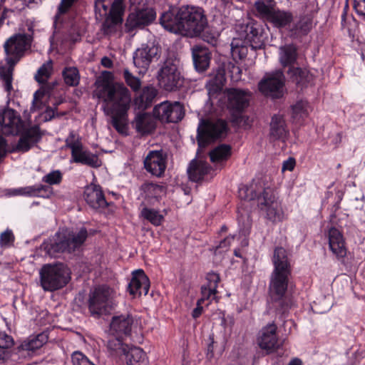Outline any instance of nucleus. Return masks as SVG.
<instances>
[{
  "label": "nucleus",
  "instance_id": "nucleus-2",
  "mask_svg": "<svg viewBox=\"0 0 365 365\" xmlns=\"http://www.w3.org/2000/svg\"><path fill=\"white\" fill-rule=\"evenodd\" d=\"M272 263L274 269L269 278L268 293L276 314L284 319L294 304L293 297L288 293L292 267L285 249L282 247L274 249Z\"/></svg>",
  "mask_w": 365,
  "mask_h": 365
},
{
  "label": "nucleus",
  "instance_id": "nucleus-13",
  "mask_svg": "<svg viewBox=\"0 0 365 365\" xmlns=\"http://www.w3.org/2000/svg\"><path fill=\"white\" fill-rule=\"evenodd\" d=\"M160 87L168 91L178 89L183 84L182 76L177 65L171 61H166L158 76Z\"/></svg>",
  "mask_w": 365,
  "mask_h": 365
},
{
  "label": "nucleus",
  "instance_id": "nucleus-29",
  "mask_svg": "<svg viewBox=\"0 0 365 365\" xmlns=\"http://www.w3.org/2000/svg\"><path fill=\"white\" fill-rule=\"evenodd\" d=\"M121 365H149L146 353L140 347L133 346L123 358Z\"/></svg>",
  "mask_w": 365,
  "mask_h": 365
},
{
  "label": "nucleus",
  "instance_id": "nucleus-30",
  "mask_svg": "<svg viewBox=\"0 0 365 365\" xmlns=\"http://www.w3.org/2000/svg\"><path fill=\"white\" fill-rule=\"evenodd\" d=\"M133 125L138 133L147 134L151 133L155 129V121L150 114L142 113L137 114Z\"/></svg>",
  "mask_w": 365,
  "mask_h": 365
},
{
  "label": "nucleus",
  "instance_id": "nucleus-21",
  "mask_svg": "<svg viewBox=\"0 0 365 365\" xmlns=\"http://www.w3.org/2000/svg\"><path fill=\"white\" fill-rule=\"evenodd\" d=\"M150 280L143 269L132 272V278L127 287V291L133 297L147 295L150 289Z\"/></svg>",
  "mask_w": 365,
  "mask_h": 365
},
{
  "label": "nucleus",
  "instance_id": "nucleus-48",
  "mask_svg": "<svg viewBox=\"0 0 365 365\" xmlns=\"http://www.w3.org/2000/svg\"><path fill=\"white\" fill-rule=\"evenodd\" d=\"M136 12L140 19L141 24L144 26L150 24L156 17V14L153 9H145Z\"/></svg>",
  "mask_w": 365,
  "mask_h": 365
},
{
  "label": "nucleus",
  "instance_id": "nucleus-3",
  "mask_svg": "<svg viewBox=\"0 0 365 365\" xmlns=\"http://www.w3.org/2000/svg\"><path fill=\"white\" fill-rule=\"evenodd\" d=\"M160 21L166 30L190 36L200 34L207 25L203 10L190 5H183L178 10L169 9L162 14Z\"/></svg>",
  "mask_w": 365,
  "mask_h": 365
},
{
  "label": "nucleus",
  "instance_id": "nucleus-12",
  "mask_svg": "<svg viewBox=\"0 0 365 365\" xmlns=\"http://www.w3.org/2000/svg\"><path fill=\"white\" fill-rule=\"evenodd\" d=\"M66 146L71 149V162L88 165L95 168L101 165V161L96 155L83 149L81 138L73 131L71 132L66 138Z\"/></svg>",
  "mask_w": 365,
  "mask_h": 365
},
{
  "label": "nucleus",
  "instance_id": "nucleus-18",
  "mask_svg": "<svg viewBox=\"0 0 365 365\" xmlns=\"http://www.w3.org/2000/svg\"><path fill=\"white\" fill-rule=\"evenodd\" d=\"M77 0H61L60 6L58 7V14L56 16L54 20V31L53 36L50 38L51 43L53 46L58 43V41H71L73 42L77 41L79 39V34L75 36H63V31H61L62 23L61 21V16L63 13L66 12L69 8Z\"/></svg>",
  "mask_w": 365,
  "mask_h": 365
},
{
  "label": "nucleus",
  "instance_id": "nucleus-23",
  "mask_svg": "<svg viewBox=\"0 0 365 365\" xmlns=\"http://www.w3.org/2000/svg\"><path fill=\"white\" fill-rule=\"evenodd\" d=\"M133 322V317L130 314L113 316L110 323V334L123 338L130 336Z\"/></svg>",
  "mask_w": 365,
  "mask_h": 365
},
{
  "label": "nucleus",
  "instance_id": "nucleus-20",
  "mask_svg": "<svg viewBox=\"0 0 365 365\" xmlns=\"http://www.w3.org/2000/svg\"><path fill=\"white\" fill-rule=\"evenodd\" d=\"M111 197L119 200L121 197L117 193L110 192L108 195V200H106L103 194L101 187L98 185L91 183L85 187L84 198L86 202L90 205H94L95 204L98 205H112L114 204V202L108 201Z\"/></svg>",
  "mask_w": 365,
  "mask_h": 365
},
{
  "label": "nucleus",
  "instance_id": "nucleus-55",
  "mask_svg": "<svg viewBox=\"0 0 365 365\" xmlns=\"http://www.w3.org/2000/svg\"><path fill=\"white\" fill-rule=\"evenodd\" d=\"M14 344L13 338L5 332H0V349H6Z\"/></svg>",
  "mask_w": 365,
  "mask_h": 365
},
{
  "label": "nucleus",
  "instance_id": "nucleus-44",
  "mask_svg": "<svg viewBox=\"0 0 365 365\" xmlns=\"http://www.w3.org/2000/svg\"><path fill=\"white\" fill-rule=\"evenodd\" d=\"M255 5L257 12V16L268 21L274 9L271 5L265 4L261 1H256Z\"/></svg>",
  "mask_w": 365,
  "mask_h": 365
},
{
  "label": "nucleus",
  "instance_id": "nucleus-49",
  "mask_svg": "<svg viewBox=\"0 0 365 365\" xmlns=\"http://www.w3.org/2000/svg\"><path fill=\"white\" fill-rule=\"evenodd\" d=\"M123 76L128 86H129L133 91H138L141 86L140 79L134 76L128 69H124Z\"/></svg>",
  "mask_w": 365,
  "mask_h": 365
},
{
  "label": "nucleus",
  "instance_id": "nucleus-34",
  "mask_svg": "<svg viewBox=\"0 0 365 365\" xmlns=\"http://www.w3.org/2000/svg\"><path fill=\"white\" fill-rule=\"evenodd\" d=\"M167 210L160 211L153 207H143L141 210V216L154 226H160L164 222L165 216L167 215Z\"/></svg>",
  "mask_w": 365,
  "mask_h": 365
},
{
  "label": "nucleus",
  "instance_id": "nucleus-1",
  "mask_svg": "<svg viewBox=\"0 0 365 365\" xmlns=\"http://www.w3.org/2000/svg\"><path fill=\"white\" fill-rule=\"evenodd\" d=\"M93 91V98L103 103L104 113L111 118L112 125L123 135L128 132V112L131 96L122 83L115 82L112 72L104 71L97 77Z\"/></svg>",
  "mask_w": 365,
  "mask_h": 365
},
{
  "label": "nucleus",
  "instance_id": "nucleus-39",
  "mask_svg": "<svg viewBox=\"0 0 365 365\" xmlns=\"http://www.w3.org/2000/svg\"><path fill=\"white\" fill-rule=\"evenodd\" d=\"M48 339V335L44 333H40L34 336H31L27 341L23 344L24 349L28 351H36L45 344Z\"/></svg>",
  "mask_w": 365,
  "mask_h": 365
},
{
  "label": "nucleus",
  "instance_id": "nucleus-41",
  "mask_svg": "<svg viewBox=\"0 0 365 365\" xmlns=\"http://www.w3.org/2000/svg\"><path fill=\"white\" fill-rule=\"evenodd\" d=\"M53 72V62L49 60L44 63L37 71L35 75V79L39 83H45L47 82Z\"/></svg>",
  "mask_w": 365,
  "mask_h": 365
},
{
  "label": "nucleus",
  "instance_id": "nucleus-58",
  "mask_svg": "<svg viewBox=\"0 0 365 365\" xmlns=\"http://www.w3.org/2000/svg\"><path fill=\"white\" fill-rule=\"evenodd\" d=\"M252 33H253V39H250V46L253 49H257L260 48L262 46V41L261 39V36H257V32L256 30L252 31Z\"/></svg>",
  "mask_w": 365,
  "mask_h": 365
},
{
  "label": "nucleus",
  "instance_id": "nucleus-27",
  "mask_svg": "<svg viewBox=\"0 0 365 365\" xmlns=\"http://www.w3.org/2000/svg\"><path fill=\"white\" fill-rule=\"evenodd\" d=\"M130 349L123 342V338L118 336H112L107 342V349L110 356L118 364L122 362L123 358Z\"/></svg>",
  "mask_w": 365,
  "mask_h": 365
},
{
  "label": "nucleus",
  "instance_id": "nucleus-57",
  "mask_svg": "<svg viewBox=\"0 0 365 365\" xmlns=\"http://www.w3.org/2000/svg\"><path fill=\"white\" fill-rule=\"evenodd\" d=\"M353 7L359 16H365V0H354Z\"/></svg>",
  "mask_w": 365,
  "mask_h": 365
},
{
  "label": "nucleus",
  "instance_id": "nucleus-8",
  "mask_svg": "<svg viewBox=\"0 0 365 365\" xmlns=\"http://www.w3.org/2000/svg\"><path fill=\"white\" fill-rule=\"evenodd\" d=\"M95 12L97 19H106L103 24V33L111 34L123 21V0H96Z\"/></svg>",
  "mask_w": 365,
  "mask_h": 365
},
{
  "label": "nucleus",
  "instance_id": "nucleus-14",
  "mask_svg": "<svg viewBox=\"0 0 365 365\" xmlns=\"http://www.w3.org/2000/svg\"><path fill=\"white\" fill-rule=\"evenodd\" d=\"M284 76L281 71L267 74L259 83V91L266 96L279 98L284 93Z\"/></svg>",
  "mask_w": 365,
  "mask_h": 365
},
{
  "label": "nucleus",
  "instance_id": "nucleus-4",
  "mask_svg": "<svg viewBox=\"0 0 365 365\" xmlns=\"http://www.w3.org/2000/svg\"><path fill=\"white\" fill-rule=\"evenodd\" d=\"M0 135H20L16 150L21 152L28 151L41 138L38 127L24 121L18 112L11 108L0 110Z\"/></svg>",
  "mask_w": 365,
  "mask_h": 365
},
{
  "label": "nucleus",
  "instance_id": "nucleus-52",
  "mask_svg": "<svg viewBox=\"0 0 365 365\" xmlns=\"http://www.w3.org/2000/svg\"><path fill=\"white\" fill-rule=\"evenodd\" d=\"M329 189V190L327 192L328 198H332V202L335 204L340 203L344 196L343 191L338 186H334V185H332Z\"/></svg>",
  "mask_w": 365,
  "mask_h": 365
},
{
  "label": "nucleus",
  "instance_id": "nucleus-22",
  "mask_svg": "<svg viewBox=\"0 0 365 365\" xmlns=\"http://www.w3.org/2000/svg\"><path fill=\"white\" fill-rule=\"evenodd\" d=\"M327 235L330 250L339 260H344L346 256L347 249L342 231L335 227H331Z\"/></svg>",
  "mask_w": 365,
  "mask_h": 365
},
{
  "label": "nucleus",
  "instance_id": "nucleus-35",
  "mask_svg": "<svg viewBox=\"0 0 365 365\" xmlns=\"http://www.w3.org/2000/svg\"><path fill=\"white\" fill-rule=\"evenodd\" d=\"M158 94L157 89L152 86H146L143 89L142 93L135 100V103L139 108H148Z\"/></svg>",
  "mask_w": 365,
  "mask_h": 365
},
{
  "label": "nucleus",
  "instance_id": "nucleus-53",
  "mask_svg": "<svg viewBox=\"0 0 365 365\" xmlns=\"http://www.w3.org/2000/svg\"><path fill=\"white\" fill-rule=\"evenodd\" d=\"M14 242V236L11 230H6L0 235V246L9 247Z\"/></svg>",
  "mask_w": 365,
  "mask_h": 365
},
{
  "label": "nucleus",
  "instance_id": "nucleus-51",
  "mask_svg": "<svg viewBox=\"0 0 365 365\" xmlns=\"http://www.w3.org/2000/svg\"><path fill=\"white\" fill-rule=\"evenodd\" d=\"M143 26L144 25L143 24H141L140 19L136 11L132 12L129 14L125 23V27L128 31H131L135 28Z\"/></svg>",
  "mask_w": 365,
  "mask_h": 365
},
{
  "label": "nucleus",
  "instance_id": "nucleus-40",
  "mask_svg": "<svg viewBox=\"0 0 365 365\" xmlns=\"http://www.w3.org/2000/svg\"><path fill=\"white\" fill-rule=\"evenodd\" d=\"M248 52V48L240 39L235 38L231 43V53L232 58L236 59L244 58Z\"/></svg>",
  "mask_w": 365,
  "mask_h": 365
},
{
  "label": "nucleus",
  "instance_id": "nucleus-7",
  "mask_svg": "<svg viewBox=\"0 0 365 365\" xmlns=\"http://www.w3.org/2000/svg\"><path fill=\"white\" fill-rule=\"evenodd\" d=\"M238 196L242 200L256 203L257 205H271L278 202L279 192L270 179L264 177L254 179L250 186H241L238 190Z\"/></svg>",
  "mask_w": 365,
  "mask_h": 365
},
{
  "label": "nucleus",
  "instance_id": "nucleus-42",
  "mask_svg": "<svg viewBox=\"0 0 365 365\" xmlns=\"http://www.w3.org/2000/svg\"><path fill=\"white\" fill-rule=\"evenodd\" d=\"M261 210L266 214L267 219L273 222H280L284 218L282 207H261Z\"/></svg>",
  "mask_w": 365,
  "mask_h": 365
},
{
  "label": "nucleus",
  "instance_id": "nucleus-45",
  "mask_svg": "<svg viewBox=\"0 0 365 365\" xmlns=\"http://www.w3.org/2000/svg\"><path fill=\"white\" fill-rule=\"evenodd\" d=\"M201 297L198 299L201 302L204 303L207 301L206 306H208L211 302L215 299L216 294H217V289H213L212 287L203 284L200 289Z\"/></svg>",
  "mask_w": 365,
  "mask_h": 365
},
{
  "label": "nucleus",
  "instance_id": "nucleus-33",
  "mask_svg": "<svg viewBox=\"0 0 365 365\" xmlns=\"http://www.w3.org/2000/svg\"><path fill=\"white\" fill-rule=\"evenodd\" d=\"M311 111V107L307 101L300 100L292 106V118L295 123H302Z\"/></svg>",
  "mask_w": 365,
  "mask_h": 365
},
{
  "label": "nucleus",
  "instance_id": "nucleus-32",
  "mask_svg": "<svg viewBox=\"0 0 365 365\" xmlns=\"http://www.w3.org/2000/svg\"><path fill=\"white\" fill-rule=\"evenodd\" d=\"M270 135L274 139L284 140L287 139L289 131L287 129L285 120L283 117L275 115L271 121Z\"/></svg>",
  "mask_w": 365,
  "mask_h": 365
},
{
  "label": "nucleus",
  "instance_id": "nucleus-56",
  "mask_svg": "<svg viewBox=\"0 0 365 365\" xmlns=\"http://www.w3.org/2000/svg\"><path fill=\"white\" fill-rule=\"evenodd\" d=\"M289 74L297 83H300L304 75V71L299 68H292L289 70Z\"/></svg>",
  "mask_w": 365,
  "mask_h": 365
},
{
  "label": "nucleus",
  "instance_id": "nucleus-28",
  "mask_svg": "<svg viewBox=\"0 0 365 365\" xmlns=\"http://www.w3.org/2000/svg\"><path fill=\"white\" fill-rule=\"evenodd\" d=\"M192 59L195 69L198 72L205 71L210 65V53L208 50L200 46L192 48Z\"/></svg>",
  "mask_w": 365,
  "mask_h": 365
},
{
  "label": "nucleus",
  "instance_id": "nucleus-11",
  "mask_svg": "<svg viewBox=\"0 0 365 365\" xmlns=\"http://www.w3.org/2000/svg\"><path fill=\"white\" fill-rule=\"evenodd\" d=\"M227 131L225 120H200L197 128V142L200 148L205 147L209 142L224 138Z\"/></svg>",
  "mask_w": 365,
  "mask_h": 365
},
{
  "label": "nucleus",
  "instance_id": "nucleus-17",
  "mask_svg": "<svg viewBox=\"0 0 365 365\" xmlns=\"http://www.w3.org/2000/svg\"><path fill=\"white\" fill-rule=\"evenodd\" d=\"M160 48L153 43L142 44L133 54L135 66L140 68L139 73H145L154 58L159 56Z\"/></svg>",
  "mask_w": 365,
  "mask_h": 365
},
{
  "label": "nucleus",
  "instance_id": "nucleus-10",
  "mask_svg": "<svg viewBox=\"0 0 365 365\" xmlns=\"http://www.w3.org/2000/svg\"><path fill=\"white\" fill-rule=\"evenodd\" d=\"M114 291L107 285L96 287L89 294L88 310L92 316L106 314L113 308Z\"/></svg>",
  "mask_w": 365,
  "mask_h": 365
},
{
  "label": "nucleus",
  "instance_id": "nucleus-59",
  "mask_svg": "<svg viewBox=\"0 0 365 365\" xmlns=\"http://www.w3.org/2000/svg\"><path fill=\"white\" fill-rule=\"evenodd\" d=\"M230 78L233 81H238L241 78L242 71L239 66L232 65L230 69Z\"/></svg>",
  "mask_w": 365,
  "mask_h": 365
},
{
  "label": "nucleus",
  "instance_id": "nucleus-62",
  "mask_svg": "<svg viewBox=\"0 0 365 365\" xmlns=\"http://www.w3.org/2000/svg\"><path fill=\"white\" fill-rule=\"evenodd\" d=\"M203 304L204 303H202L200 301L197 300V306H196V307L192 312V318L197 319L198 317H200V315L202 314V311H203V307H202V304Z\"/></svg>",
  "mask_w": 365,
  "mask_h": 365
},
{
  "label": "nucleus",
  "instance_id": "nucleus-26",
  "mask_svg": "<svg viewBox=\"0 0 365 365\" xmlns=\"http://www.w3.org/2000/svg\"><path fill=\"white\" fill-rule=\"evenodd\" d=\"M7 194L9 196H27L39 197L43 198L49 197L52 194V188L46 185H33L19 188L10 189Z\"/></svg>",
  "mask_w": 365,
  "mask_h": 365
},
{
  "label": "nucleus",
  "instance_id": "nucleus-24",
  "mask_svg": "<svg viewBox=\"0 0 365 365\" xmlns=\"http://www.w3.org/2000/svg\"><path fill=\"white\" fill-rule=\"evenodd\" d=\"M189 178L194 182L213 178L215 170L205 161L194 159L187 168Z\"/></svg>",
  "mask_w": 365,
  "mask_h": 365
},
{
  "label": "nucleus",
  "instance_id": "nucleus-5",
  "mask_svg": "<svg viewBox=\"0 0 365 365\" xmlns=\"http://www.w3.org/2000/svg\"><path fill=\"white\" fill-rule=\"evenodd\" d=\"M88 237V230L84 227L78 232L58 231L44 240L41 245V249L51 257H56L61 253L72 254L81 250Z\"/></svg>",
  "mask_w": 365,
  "mask_h": 365
},
{
  "label": "nucleus",
  "instance_id": "nucleus-15",
  "mask_svg": "<svg viewBox=\"0 0 365 365\" xmlns=\"http://www.w3.org/2000/svg\"><path fill=\"white\" fill-rule=\"evenodd\" d=\"M227 109L233 114L241 113L248 107L251 93L248 90L230 88L224 91Z\"/></svg>",
  "mask_w": 365,
  "mask_h": 365
},
{
  "label": "nucleus",
  "instance_id": "nucleus-9",
  "mask_svg": "<svg viewBox=\"0 0 365 365\" xmlns=\"http://www.w3.org/2000/svg\"><path fill=\"white\" fill-rule=\"evenodd\" d=\"M40 282L44 291L53 292L66 287L71 279L69 273L61 264H44L40 272Z\"/></svg>",
  "mask_w": 365,
  "mask_h": 365
},
{
  "label": "nucleus",
  "instance_id": "nucleus-64",
  "mask_svg": "<svg viewBox=\"0 0 365 365\" xmlns=\"http://www.w3.org/2000/svg\"><path fill=\"white\" fill-rule=\"evenodd\" d=\"M6 153V141L0 135V159L5 156Z\"/></svg>",
  "mask_w": 365,
  "mask_h": 365
},
{
  "label": "nucleus",
  "instance_id": "nucleus-54",
  "mask_svg": "<svg viewBox=\"0 0 365 365\" xmlns=\"http://www.w3.org/2000/svg\"><path fill=\"white\" fill-rule=\"evenodd\" d=\"M207 284L206 286L212 287L217 289L218 284L220 281V275L215 272H209L206 276Z\"/></svg>",
  "mask_w": 365,
  "mask_h": 365
},
{
  "label": "nucleus",
  "instance_id": "nucleus-60",
  "mask_svg": "<svg viewBox=\"0 0 365 365\" xmlns=\"http://www.w3.org/2000/svg\"><path fill=\"white\" fill-rule=\"evenodd\" d=\"M296 165V160L294 158H289L287 160H284L282 164V171L284 172L286 170L292 171Z\"/></svg>",
  "mask_w": 365,
  "mask_h": 365
},
{
  "label": "nucleus",
  "instance_id": "nucleus-6",
  "mask_svg": "<svg viewBox=\"0 0 365 365\" xmlns=\"http://www.w3.org/2000/svg\"><path fill=\"white\" fill-rule=\"evenodd\" d=\"M30 37L26 34H16L11 36L4 45L6 53V61L9 67H0V77L4 90L10 94L12 86V67L24 56L30 43Z\"/></svg>",
  "mask_w": 365,
  "mask_h": 365
},
{
  "label": "nucleus",
  "instance_id": "nucleus-38",
  "mask_svg": "<svg viewBox=\"0 0 365 365\" xmlns=\"http://www.w3.org/2000/svg\"><path fill=\"white\" fill-rule=\"evenodd\" d=\"M268 21L277 27H284L292 21V15L288 11L274 9Z\"/></svg>",
  "mask_w": 365,
  "mask_h": 365
},
{
  "label": "nucleus",
  "instance_id": "nucleus-61",
  "mask_svg": "<svg viewBox=\"0 0 365 365\" xmlns=\"http://www.w3.org/2000/svg\"><path fill=\"white\" fill-rule=\"evenodd\" d=\"M233 239V237H227L224 240H221L219 245L216 247L215 252H221V249H225V250H227L230 247L231 242Z\"/></svg>",
  "mask_w": 365,
  "mask_h": 365
},
{
  "label": "nucleus",
  "instance_id": "nucleus-63",
  "mask_svg": "<svg viewBox=\"0 0 365 365\" xmlns=\"http://www.w3.org/2000/svg\"><path fill=\"white\" fill-rule=\"evenodd\" d=\"M39 94L40 93L38 91H36L34 93V101H33L32 106L31 107V111H32V112L40 109L41 102L38 101V96H39Z\"/></svg>",
  "mask_w": 365,
  "mask_h": 365
},
{
  "label": "nucleus",
  "instance_id": "nucleus-47",
  "mask_svg": "<svg viewBox=\"0 0 365 365\" xmlns=\"http://www.w3.org/2000/svg\"><path fill=\"white\" fill-rule=\"evenodd\" d=\"M62 178L63 175L61 172L58 170H56L45 175L42 178V182H46L50 185H58L61 183Z\"/></svg>",
  "mask_w": 365,
  "mask_h": 365
},
{
  "label": "nucleus",
  "instance_id": "nucleus-46",
  "mask_svg": "<svg viewBox=\"0 0 365 365\" xmlns=\"http://www.w3.org/2000/svg\"><path fill=\"white\" fill-rule=\"evenodd\" d=\"M312 28V21L309 19L303 18L296 25L292 30L295 36L306 35Z\"/></svg>",
  "mask_w": 365,
  "mask_h": 365
},
{
  "label": "nucleus",
  "instance_id": "nucleus-16",
  "mask_svg": "<svg viewBox=\"0 0 365 365\" xmlns=\"http://www.w3.org/2000/svg\"><path fill=\"white\" fill-rule=\"evenodd\" d=\"M153 114L162 122L177 123L183 118L184 110L180 103L165 101L155 106Z\"/></svg>",
  "mask_w": 365,
  "mask_h": 365
},
{
  "label": "nucleus",
  "instance_id": "nucleus-37",
  "mask_svg": "<svg viewBox=\"0 0 365 365\" xmlns=\"http://www.w3.org/2000/svg\"><path fill=\"white\" fill-rule=\"evenodd\" d=\"M297 48L292 45H286L279 48V61L283 66H292L297 60Z\"/></svg>",
  "mask_w": 365,
  "mask_h": 365
},
{
  "label": "nucleus",
  "instance_id": "nucleus-19",
  "mask_svg": "<svg viewBox=\"0 0 365 365\" xmlns=\"http://www.w3.org/2000/svg\"><path fill=\"white\" fill-rule=\"evenodd\" d=\"M166 163L167 156L162 150L149 151L143 161L146 171L156 177L163 175Z\"/></svg>",
  "mask_w": 365,
  "mask_h": 365
},
{
  "label": "nucleus",
  "instance_id": "nucleus-31",
  "mask_svg": "<svg viewBox=\"0 0 365 365\" xmlns=\"http://www.w3.org/2000/svg\"><path fill=\"white\" fill-rule=\"evenodd\" d=\"M226 78L225 71L222 68L216 70L210 76V79L206 83V88L208 91L210 96H212L220 91L224 83H225Z\"/></svg>",
  "mask_w": 365,
  "mask_h": 365
},
{
  "label": "nucleus",
  "instance_id": "nucleus-43",
  "mask_svg": "<svg viewBox=\"0 0 365 365\" xmlns=\"http://www.w3.org/2000/svg\"><path fill=\"white\" fill-rule=\"evenodd\" d=\"M63 76L66 85L69 86H76L80 81L78 71L75 67L66 68L63 71Z\"/></svg>",
  "mask_w": 365,
  "mask_h": 365
},
{
  "label": "nucleus",
  "instance_id": "nucleus-25",
  "mask_svg": "<svg viewBox=\"0 0 365 365\" xmlns=\"http://www.w3.org/2000/svg\"><path fill=\"white\" fill-rule=\"evenodd\" d=\"M277 327L272 323L264 327L261 331V335L258 338V345L267 353H271L279 347Z\"/></svg>",
  "mask_w": 365,
  "mask_h": 365
},
{
  "label": "nucleus",
  "instance_id": "nucleus-36",
  "mask_svg": "<svg viewBox=\"0 0 365 365\" xmlns=\"http://www.w3.org/2000/svg\"><path fill=\"white\" fill-rule=\"evenodd\" d=\"M209 155L213 163L215 165L221 164L230 157L231 147L225 144L220 145L212 150Z\"/></svg>",
  "mask_w": 365,
  "mask_h": 365
},
{
  "label": "nucleus",
  "instance_id": "nucleus-50",
  "mask_svg": "<svg viewBox=\"0 0 365 365\" xmlns=\"http://www.w3.org/2000/svg\"><path fill=\"white\" fill-rule=\"evenodd\" d=\"M73 365H96L84 354L81 351H74L71 355Z\"/></svg>",
  "mask_w": 365,
  "mask_h": 365
}]
</instances>
